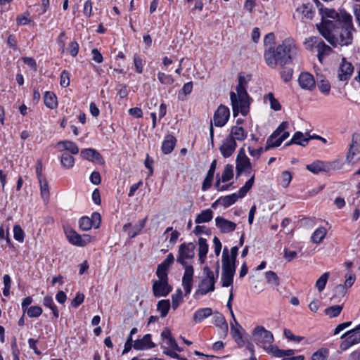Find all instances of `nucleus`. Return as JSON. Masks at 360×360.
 I'll use <instances>...</instances> for the list:
<instances>
[{
    "label": "nucleus",
    "instance_id": "nucleus-43",
    "mask_svg": "<svg viewBox=\"0 0 360 360\" xmlns=\"http://www.w3.org/2000/svg\"><path fill=\"white\" fill-rule=\"evenodd\" d=\"M38 181L40 186L41 196L44 200H47L49 198V188L48 181L46 178Z\"/></svg>",
    "mask_w": 360,
    "mask_h": 360
},
{
    "label": "nucleus",
    "instance_id": "nucleus-8",
    "mask_svg": "<svg viewBox=\"0 0 360 360\" xmlns=\"http://www.w3.org/2000/svg\"><path fill=\"white\" fill-rule=\"evenodd\" d=\"M206 276L200 282L195 295H205L214 290L215 278L214 272L207 267L204 269Z\"/></svg>",
    "mask_w": 360,
    "mask_h": 360
},
{
    "label": "nucleus",
    "instance_id": "nucleus-37",
    "mask_svg": "<svg viewBox=\"0 0 360 360\" xmlns=\"http://www.w3.org/2000/svg\"><path fill=\"white\" fill-rule=\"evenodd\" d=\"M213 212L210 209L202 210L195 218L196 224L209 222L212 219Z\"/></svg>",
    "mask_w": 360,
    "mask_h": 360
},
{
    "label": "nucleus",
    "instance_id": "nucleus-63",
    "mask_svg": "<svg viewBox=\"0 0 360 360\" xmlns=\"http://www.w3.org/2000/svg\"><path fill=\"white\" fill-rule=\"evenodd\" d=\"M29 13H24L22 15H19L17 16L16 22L19 25H25L30 22V20L29 19Z\"/></svg>",
    "mask_w": 360,
    "mask_h": 360
},
{
    "label": "nucleus",
    "instance_id": "nucleus-50",
    "mask_svg": "<svg viewBox=\"0 0 360 360\" xmlns=\"http://www.w3.org/2000/svg\"><path fill=\"white\" fill-rule=\"evenodd\" d=\"M292 180V174L288 171H284L281 173L279 183L283 187L286 188L289 186Z\"/></svg>",
    "mask_w": 360,
    "mask_h": 360
},
{
    "label": "nucleus",
    "instance_id": "nucleus-51",
    "mask_svg": "<svg viewBox=\"0 0 360 360\" xmlns=\"http://www.w3.org/2000/svg\"><path fill=\"white\" fill-rule=\"evenodd\" d=\"M328 278H329V273L325 272L316 281V287L319 292H321L325 288Z\"/></svg>",
    "mask_w": 360,
    "mask_h": 360
},
{
    "label": "nucleus",
    "instance_id": "nucleus-27",
    "mask_svg": "<svg viewBox=\"0 0 360 360\" xmlns=\"http://www.w3.org/2000/svg\"><path fill=\"white\" fill-rule=\"evenodd\" d=\"M213 314L212 309L210 307L198 309L193 314V319L195 323L202 322Z\"/></svg>",
    "mask_w": 360,
    "mask_h": 360
},
{
    "label": "nucleus",
    "instance_id": "nucleus-45",
    "mask_svg": "<svg viewBox=\"0 0 360 360\" xmlns=\"http://www.w3.org/2000/svg\"><path fill=\"white\" fill-rule=\"evenodd\" d=\"M146 218L140 220L137 224H136L132 229L129 231H128L129 237L132 238H134L136 236H137L141 230L143 229L146 224Z\"/></svg>",
    "mask_w": 360,
    "mask_h": 360
},
{
    "label": "nucleus",
    "instance_id": "nucleus-30",
    "mask_svg": "<svg viewBox=\"0 0 360 360\" xmlns=\"http://www.w3.org/2000/svg\"><path fill=\"white\" fill-rule=\"evenodd\" d=\"M217 166V161L216 160H214L211 163V165L210 167V169L207 172V176L204 180V182L202 186V190L206 191L207 190L212 184V181L213 180L214 174L216 169Z\"/></svg>",
    "mask_w": 360,
    "mask_h": 360
},
{
    "label": "nucleus",
    "instance_id": "nucleus-22",
    "mask_svg": "<svg viewBox=\"0 0 360 360\" xmlns=\"http://www.w3.org/2000/svg\"><path fill=\"white\" fill-rule=\"evenodd\" d=\"M227 136L235 142H236V141H243L247 138L248 132L243 127L236 125L231 127L230 134Z\"/></svg>",
    "mask_w": 360,
    "mask_h": 360
},
{
    "label": "nucleus",
    "instance_id": "nucleus-25",
    "mask_svg": "<svg viewBox=\"0 0 360 360\" xmlns=\"http://www.w3.org/2000/svg\"><path fill=\"white\" fill-rule=\"evenodd\" d=\"M56 147L60 151L68 150L72 155H76L79 153L78 146L71 141H60L57 143Z\"/></svg>",
    "mask_w": 360,
    "mask_h": 360
},
{
    "label": "nucleus",
    "instance_id": "nucleus-53",
    "mask_svg": "<svg viewBox=\"0 0 360 360\" xmlns=\"http://www.w3.org/2000/svg\"><path fill=\"white\" fill-rule=\"evenodd\" d=\"M317 86L320 91L324 95H328L330 91V84L328 81L321 79L317 82Z\"/></svg>",
    "mask_w": 360,
    "mask_h": 360
},
{
    "label": "nucleus",
    "instance_id": "nucleus-16",
    "mask_svg": "<svg viewBox=\"0 0 360 360\" xmlns=\"http://www.w3.org/2000/svg\"><path fill=\"white\" fill-rule=\"evenodd\" d=\"M194 270L192 266L184 267V274L182 278V285L185 290L186 295L191 293L193 288Z\"/></svg>",
    "mask_w": 360,
    "mask_h": 360
},
{
    "label": "nucleus",
    "instance_id": "nucleus-3",
    "mask_svg": "<svg viewBox=\"0 0 360 360\" xmlns=\"http://www.w3.org/2000/svg\"><path fill=\"white\" fill-rule=\"evenodd\" d=\"M247 81L244 76L238 75V84L236 87V93H230L233 114L236 117L239 112L246 115L249 112L250 98L246 91Z\"/></svg>",
    "mask_w": 360,
    "mask_h": 360
},
{
    "label": "nucleus",
    "instance_id": "nucleus-5",
    "mask_svg": "<svg viewBox=\"0 0 360 360\" xmlns=\"http://www.w3.org/2000/svg\"><path fill=\"white\" fill-rule=\"evenodd\" d=\"M222 262V274H221V285L223 287H229L233 284V277L236 272V264L230 262L228 255V248L225 247L222 251L221 256Z\"/></svg>",
    "mask_w": 360,
    "mask_h": 360
},
{
    "label": "nucleus",
    "instance_id": "nucleus-62",
    "mask_svg": "<svg viewBox=\"0 0 360 360\" xmlns=\"http://www.w3.org/2000/svg\"><path fill=\"white\" fill-rule=\"evenodd\" d=\"M293 70L290 68H285L281 72V77L283 82H289L292 76Z\"/></svg>",
    "mask_w": 360,
    "mask_h": 360
},
{
    "label": "nucleus",
    "instance_id": "nucleus-59",
    "mask_svg": "<svg viewBox=\"0 0 360 360\" xmlns=\"http://www.w3.org/2000/svg\"><path fill=\"white\" fill-rule=\"evenodd\" d=\"M4 288L3 290V294L4 296L7 297L10 295V289L11 286V279L9 275L6 274L3 278Z\"/></svg>",
    "mask_w": 360,
    "mask_h": 360
},
{
    "label": "nucleus",
    "instance_id": "nucleus-24",
    "mask_svg": "<svg viewBox=\"0 0 360 360\" xmlns=\"http://www.w3.org/2000/svg\"><path fill=\"white\" fill-rule=\"evenodd\" d=\"M81 156L89 161L103 162V158L100 153L94 148H86L81 151Z\"/></svg>",
    "mask_w": 360,
    "mask_h": 360
},
{
    "label": "nucleus",
    "instance_id": "nucleus-34",
    "mask_svg": "<svg viewBox=\"0 0 360 360\" xmlns=\"http://www.w3.org/2000/svg\"><path fill=\"white\" fill-rule=\"evenodd\" d=\"M310 140V138H308L307 134H304L300 131H297L295 133L290 141L286 144V146H289L292 143L305 146L306 143Z\"/></svg>",
    "mask_w": 360,
    "mask_h": 360
},
{
    "label": "nucleus",
    "instance_id": "nucleus-18",
    "mask_svg": "<svg viewBox=\"0 0 360 360\" xmlns=\"http://www.w3.org/2000/svg\"><path fill=\"white\" fill-rule=\"evenodd\" d=\"M237 148V143L231 138L226 136L222 141L221 145L219 147V150L221 155L224 158H227L232 155Z\"/></svg>",
    "mask_w": 360,
    "mask_h": 360
},
{
    "label": "nucleus",
    "instance_id": "nucleus-11",
    "mask_svg": "<svg viewBox=\"0 0 360 360\" xmlns=\"http://www.w3.org/2000/svg\"><path fill=\"white\" fill-rule=\"evenodd\" d=\"M340 338H345L340 345V349L345 351L352 346L360 342V330L356 328L350 330L342 334Z\"/></svg>",
    "mask_w": 360,
    "mask_h": 360
},
{
    "label": "nucleus",
    "instance_id": "nucleus-17",
    "mask_svg": "<svg viewBox=\"0 0 360 360\" xmlns=\"http://www.w3.org/2000/svg\"><path fill=\"white\" fill-rule=\"evenodd\" d=\"M300 86L304 90L311 91L316 86L314 76L309 72H302L298 77Z\"/></svg>",
    "mask_w": 360,
    "mask_h": 360
},
{
    "label": "nucleus",
    "instance_id": "nucleus-64",
    "mask_svg": "<svg viewBox=\"0 0 360 360\" xmlns=\"http://www.w3.org/2000/svg\"><path fill=\"white\" fill-rule=\"evenodd\" d=\"M327 354V350H319L313 354L311 359L312 360H326Z\"/></svg>",
    "mask_w": 360,
    "mask_h": 360
},
{
    "label": "nucleus",
    "instance_id": "nucleus-20",
    "mask_svg": "<svg viewBox=\"0 0 360 360\" xmlns=\"http://www.w3.org/2000/svg\"><path fill=\"white\" fill-rule=\"evenodd\" d=\"M310 41L316 46L318 51V58L320 62L322 61V58L330 54L331 52V48L326 45L323 41H319L316 37H312L310 39Z\"/></svg>",
    "mask_w": 360,
    "mask_h": 360
},
{
    "label": "nucleus",
    "instance_id": "nucleus-49",
    "mask_svg": "<svg viewBox=\"0 0 360 360\" xmlns=\"http://www.w3.org/2000/svg\"><path fill=\"white\" fill-rule=\"evenodd\" d=\"M342 307L341 305H334L329 307L325 309V314L330 318L338 316L342 311Z\"/></svg>",
    "mask_w": 360,
    "mask_h": 360
},
{
    "label": "nucleus",
    "instance_id": "nucleus-56",
    "mask_svg": "<svg viewBox=\"0 0 360 360\" xmlns=\"http://www.w3.org/2000/svg\"><path fill=\"white\" fill-rule=\"evenodd\" d=\"M13 237L17 241L20 243L23 242L25 233L20 226L15 225L13 226Z\"/></svg>",
    "mask_w": 360,
    "mask_h": 360
},
{
    "label": "nucleus",
    "instance_id": "nucleus-14",
    "mask_svg": "<svg viewBox=\"0 0 360 360\" xmlns=\"http://www.w3.org/2000/svg\"><path fill=\"white\" fill-rule=\"evenodd\" d=\"M307 169L313 174H319L321 172H328L335 169L334 163L330 162H323L316 160L307 165Z\"/></svg>",
    "mask_w": 360,
    "mask_h": 360
},
{
    "label": "nucleus",
    "instance_id": "nucleus-42",
    "mask_svg": "<svg viewBox=\"0 0 360 360\" xmlns=\"http://www.w3.org/2000/svg\"><path fill=\"white\" fill-rule=\"evenodd\" d=\"M264 102H269L270 104V107L271 109L274 110H280L281 109V105L278 101L275 98L274 94L272 93H269L267 95L264 96Z\"/></svg>",
    "mask_w": 360,
    "mask_h": 360
},
{
    "label": "nucleus",
    "instance_id": "nucleus-55",
    "mask_svg": "<svg viewBox=\"0 0 360 360\" xmlns=\"http://www.w3.org/2000/svg\"><path fill=\"white\" fill-rule=\"evenodd\" d=\"M79 226L82 231H89L93 227L92 221L88 217H82L79 221Z\"/></svg>",
    "mask_w": 360,
    "mask_h": 360
},
{
    "label": "nucleus",
    "instance_id": "nucleus-35",
    "mask_svg": "<svg viewBox=\"0 0 360 360\" xmlns=\"http://www.w3.org/2000/svg\"><path fill=\"white\" fill-rule=\"evenodd\" d=\"M241 326L239 323L233 324L231 323V334L236 341V342L239 345H243V340L242 338V335L240 333Z\"/></svg>",
    "mask_w": 360,
    "mask_h": 360
},
{
    "label": "nucleus",
    "instance_id": "nucleus-44",
    "mask_svg": "<svg viewBox=\"0 0 360 360\" xmlns=\"http://www.w3.org/2000/svg\"><path fill=\"white\" fill-rule=\"evenodd\" d=\"M233 176V166L228 164L224 167L221 174V177L219 179L222 182L230 181Z\"/></svg>",
    "mask_w": 360,
    "mask_h": 360
},
{
    "label": "nucleus",
    "instance_id": "nucleus-40",
    "mask_svg": "<svg viewBox=\"0 0 360 360\" xmlns=\"http://www.w3.org/2000/svg\"><path fill=\"white\" fill-rule=\"evenodd\" d=\"M170 308L169 300H162L158 302L157 310L160 311L161 317H165L168 314Z\"/></svg>",
    "mask_w": 360,
    "mask_h": 360
},
{
    "label": "nucleus",
    "instance_id": "nucleus-6",
    "mask_svg": "<svg viewBox=\"0 0 360 360\" xmlns=\"http://www.w3.org/2000/svg\"><path fill=\"white\" fill-rule=\"evenodd\" d=\"M230 117V110L228 107L220 105L214 113L213 119L210 120V139L212 146H214L213 124L217 127H224Z\"/></svg>",
    "mask_w": 360,
    "mask_h": 360
},
{
    "label": "nucleus",
    "instance_id": "nucleus-15",
    "mask_svg": "<svg viewBox=\"0 0 360 360\" xmlns=\"http://www.w3.org/2000/svg\"><path fill=\"white\" fill-rule=\"evenodd\" d=\"M172 288L167 281L157 280L153 281V292L155 297H166Z\"/></svg>",
    "mask_w": 360,
    "mask_h": 360
},
{
    "label": "nucleus",
    "instance_id": "nucleus-38",
    "mask_svg": "<svg viewBox=\"0 0 360 360\" xmlns=\"http://www.w3.org/2000/svg\"><path fill=\"white\" fill-rule=\"evenodd\" d=\"M42 303L44 307L49 308L52 311L53 314L55 318H56V319L58 318L59 311H58V307L54 304L53 298L51 296H49V295L45 296L43 298Z\"/></svg>",
    "mask_w": 360,
    "mask_h": 360
},
{
    "label": "nucleus",
    "instance_id": "nucleus-54",
    "mask_svg": "<svg viewBox=\"0 0 360 360\" xmlns=\"http://www.w3.org/2000/svg\"><path fill=\"white\" fill-rule=\"evenodd\" d=\"M25 312H27L29 317L37 318L41 315L43 310L39 306H32Z\"/></svg>",
    "mask_w": 360,
    "mask_h": 360
},
{
    "label": "nucleus",
    "instance_id": "nucleus-41",
    "mask_svg": "<svg viewBox=\"0 0 360 360\" xmlns=\"http://www.w3.org/2000/svg\"><path fill=\"white\" fill-rule=\"evenodd\" d=\"M254 182H255V172L253 173V174L252 175L250 179L245 182V185L239 189L238 194V198H243L245 196L247 193L250 191V189L253 186Z\"/></svg>",
    "mask_w": 360,
    "mask_h": 360
},
{
    "label": "nucleus",
    "instance_id": "nucleus-4",
    "mask_svg": "<svg viewBox=\"0 0 360 360\" xmlns=\"http://www.w3.org/2000/svg\"><path fill=\"white\" fill-rule=\"evenodd\" d=\"M254 341L257 345L262 347L268 353L273 354L276 346L273 345L274 336L271 332L262 326L257 327L253 331Z\"/></svg>",
    "mask_w": 360,
    "mask_h": 360
},
{
    "label": "nucleus",
    "instance_id": "nucleus-12",
    "mask_svg": "<svg viewBox=\"0 0 360 360\" xmlns=\"http://www.w3.org/2000/svg\"><path fill=\"white\" fill-rule=\"evenodd\" d=\"M236 171L238 174L247 169H252V163L245 155V149L243 148H241L238 151L236 160Z\"/></svg>",
    "mask_w": 360,
    "mask_h": 360
},
{
    "label": "nucleus",
    "instance_id": "nucleus-57",
    "mask_svg": "<svg viewBox=\"0 0 360 360\" xmlns=\"http://www.w3.org/2000/svg\"><path fill=\"white\" fill-rule=\"evenodd\" d=\"M272 354L276 357H283V356H289L295 354V350H293V349L283 350V349H280L276 347V349H274L273 350Z\"/></svg>",
    "mask_w": 360,
    "mask_h": 360
},
{
    "label": "nucleus",
    "instance_id": "nucleus-29",
    "mask_svg": "<svg viewBox=\"0 0 360 360\" xmlns=\"http://www.w3.org/2000/svg\"><path fill=\"white\" fill-rule=\"evenodd\" d=\"M323 15L325 17H326L329 19L323 20V21L321 25H322L327 20H331V21L334 22V26H335L338 24L339 21L342 20V16L345 15H347V14L344 13V14L340 15L333 9L326 8L323 11Z\"/></svg>",
    "mask_w": 360,
    "mask_h": 360
},
{
    "label": "nucleus",
    "instance_id": "nucleus-13",
    "mask_svg": "<svg viewBox=\"0 0 360 360\" xmlns=\"http://www.w3.org/2000/svg\"><path fill=\"white\" fill-rule=\"evenodd\" d=\"M354 72V67L352 64L345 60L342 59V62L338 71V78L341 82H347Z\"/></svg>",
    "mask_w": 360,
    "mask_h": 360
},
{
    "label": "nucleus",
    "instance_id": "nucleus-58",
    "mask_svg": "<svg viewBox=\"0 0 360 360\" xmlns=\"http://www.w3.org/2000/svg\"><path fill=\"white\" fill-rule=\"evenodd\" d=\"M167 269L168 268L165 267L160 264L158 266L156 274L158 277V280L168 281Z\"/></svg>",
    "mask_w": 360,
    "mask_h": 360
},
{
    "label": "nucleus",
    "instance_id": "nucleus-36",
    "mask_svg": "<svg viewBox=\"0 0 360 360\" xmlns=\"http://www.w3.org/2000/svg\"><path fill=\"white\" fill-rule=\"evenodd\" d=\"M296 13L301 14L302 18L311 19L313 17L312 6L304 4L296 9Z\"/></svg>",
    "mask_w": 360,
    "mask_h": 360
},
{
    "label": "nucleus",
    "instance_id": "nucleus-7",
    "mask_svg": "<svg viewBox=\"0 0 360 360\" xmlns=\"http://www.w3.org/2000/svg\"><path fill=\"white\" fill-rule=\"evenodd\" d=\"M288 126L287 122H283L274 132L268 138L265 146V151L271 148L279 146L281 143L289 136V133L285 131Z\"/></svg>",
    "mask_w": 360,
    "mask_h": 360
},
{
    "label": "nucleus",
    "instance_id": "nucleus-31",
    "mask_svg": "<svg viewBox=\"0 0 360 360\" xmlns=\"http://www.w3.org/2000/svg\"><path fill=\"white\" fill-rule=\"evenodd\" d=\"M176 140L172 135L165 136L162 144V150L165 154H169L174 150Z\"/></svg>",
    "mask_w": 360,
    "mask_h": 360
},
{
    "label": "nucleus",
    "instance_id": "nucleus-61",
    "mask_svg": "<svg viewBox=\"0 0 360 360\" xmlns=\"http://www.w3.org/2000/svg\"><path fill=\"white\" fill-rule=\"evenodd\" d=\"M248 152H249V154L250 155V156H252V158H254L255 159H259V157L261 156V155L262 154V153L264 151H265V147L264 148L260 147L257 149L252 148L251 147H248Z\"/></svg>",
    "mask_w": 360,
    "mask_h": 360
},
{
    "label": "nucleus",
    "instance_id": "nucleus-26",
    "mask_svg": "<svg viewBox=\"0 0 360 360\" xmlns=\"http://www.w3.org/2000/svg\"><path fill=\"white\" fill-rule=\"evenodd\" d=\"M212 319L214 324L221 330L223 335L226 336L228 332V324L224 316L219 312H215Z\"/></svg>",
    "mask_w": 360,
    "mask_h": 360
},
{
    "label": "nucleus",
    "instance_id": "nucleus-48",
    "mask_svg": "<svg viewBox=\"0 0 360 360\" xmlns=\"http://www.w3.org/2000/svg\"><path fill=\"white\" fill-rule=\"evenodd\" d=\"M159 82L164 85H171L174 83V79L172 75L159 72L157 74Z\"/></svg>",
    "mask_w": 360,
    "mask_h": 360
},
{
    "label": "nucleus",
    "instance_id": "nucleus-2",
    "mask_svg": "<svg viewBox=\"0 0 360 360\" xmlns=\"http://www.w3.org/2000/svg\"><path fill=\"white\" fill-rule=\"evenodd\" d=\"M300 51L295 41L288 38L282 41L276 49L270 46L266 49L264 57L267 65L271 68H276L279 64L282 66L298 60Z\"/></svg>",
    "mask_w": 360,
    "mask_h": 360
},
{
    "label": "nucleus",
    "instance_id": "nucleus-10",
    "mask_svg": "<svg viewBox=\"0 0 360 360\" xmlns=\"http://www.w3.org/2000/svg\"><path fill=\"white\" fill-rule=\"evenodd\" d=\"M195 245L193 243H182L179 247L176 261L184 267L186 265V260L191 259L195 256Z\"/></svg>",
    "mask_w": 360,
    "mask_h": 360
},
{
    "label": "nucleus",
    "instance_id": "nucleus-9",
    "mask_svg": "<svg viewBox=\"0 0 360 360\" xmlns=\"http://www.w3.org/2000/svg\"><path fill=\"white\" fill-rule=\"evenodd\" d=\"M64 231L68 241L74 245L82 247L91 242V238L89 235L81 236L70 226H65Z\"/></svg>",
    "mask_w": 360,
    "mask_h": 360
},
{
    "label": "nucleus",
    "instance_id": "nucleus-19",
    "mask_svg": "<svg viewBox=\"0 0 360 360\" xmlns=\"http://www.w3.org/2000/svg\"><path fill=\"white\" fill-rule=\"evenodd\" d=\"M150 334H146L141 339L134 341L133 348L136 350H146L155 347Z\"/></svg>",
    "mask_w": 360,
    "mask_h": 360
},
{
    "label": "nucleus",
    "instance_id": "nucleus-33",
    "mask_svg": "<svg viewBox=\"0 0 360 360\" xmlns=\"http://www.w3.org/2000/svg\"><path fill=\"white\" fill-rule=\"evenodd\" d=\"M327 234V229L323 226L317 228L311 236V241L315 244L321 243Z\"/></svg>",
    "mask_w": 360,
    "mask_h": 360
},
{
    "label": "nucleus",
    "instance_id": "nucleus-39",
    "mask_svg": "<svg viewBox=\"0 0 360 360\" xmlns=\"http://www.w3.org/2000/svg\"><path fill=\"white\" fill-rule=\"evenodd\" d=\"M44 99V103L48 108L53 109L57 107V97L53 93L46 91L45 93Z\"/></svg>",
    "mask_w": 360,
    "mask_h": 360
},
{
    "label": "nucleus",
    "instance_id": "nucleus-28",
    "mask_svg": "<svg viewBox=\"0 0 360 360\" xmlns=\"http://www.w3.org/2000/svg\"><path fill=\"white\" fill-rule=\"evenodd\" d=\"M347 160L351 164H354L360 160V149L356 143H352L350 146Z\"/></svg>",
    "mask_w": 360,
    "mask_h": 360
},
{
    "label": "nucleus",
    "instance_id": "nucleus-21",
    "mask_svg": "<svg viewBox=\"0 0 360 360\" xmlns=\"http://www.w3.org/2000/svg\"><path fill=\"white\" fill-rule=\"evenodd\" d=\"M216 226L222 233H227L233 231L236 228V224L226 219L221 217L215 219Z\"/></svg>",
    "mask_w": 360,
    "mask_h": 360
},
{
    "label": "nucleus",
    "instance_id": "nucleus-47",
    "mask_svg": "<svg viewBox=\"0 0 360 360\" xmlns=\"http://www.w3.org/2000/svg\"><path fill=\"white\" fill-rule=\"evenodd\" d=\"M265 278L266 282L272 286H278L279 285V278L277 274L272 271H269L265 273Z\"/></svg>",
    "mask_w": 360,
    "mask_h": 360
},
{
    "label": "nucleus",
    "instance_id": "nucleus-46",
    "mask_svg": "<svg viewBox=\"0 0 360 360\" xmlns=\"http://www.w3.org/2000/svg\"><path fill=\"white\" fill-rule=\"evenodd\" d=\"M60 162L65 168L70 169L75 165V158L68 153H63L60 157Z\"/></svg>",
    "mask_w": 360,
    "mask_h": 360
},
{
    "label": "nucleus",
    "instance_id": "nucleus-52",
    "mask_svg": "<svg viewBox=\"0 0 360 360\" xmlns=\"http://www.w3.org/2000/svg\"><path fill=\"white\" fill-rule=\"evenodd\" d=\"M182 302V291L178 289L174 294L172 295V307L175 310L178 308L180 303Z\"/></svg>",
    "mask_w": 360,
    "mask_h": 360
},
{
    "label": "nucleus",
    "instance_id": "nucleus-60",
    "mask_svg": "<svg viewBox=\"0 0 360 360\" xmlns=\"http://www.w3.org/2000/svg\"><path fill=\"white\" fill-rule=\"evenodd\" d=\"M60 84L66 88L70 85V73L67 70L62 71L60 77Z\"/></svg>",
    "mask_w": 360,
    "mask_h": 360
},
{
    "label": "nucleus",
    "instance_id": "nucleus-32",
    "mask_svg": "<svg viewBox=\"0 0 360 360\" xmlns=\"http://www.w3.org/2000/svg\"><path fill=\"white\" fill-rule=\"evenodd\" d=\"M238 199V195L237 193H232L231 195H228L224 197H221L217 201H216L212 207H214L217 202L220 203L224 207H228L233 204H234L237 200Z\"/></svg>",
    "mask_w": 360,
    "mask_h": 360
},
{
    "label": "nucleus",
    "instance_id": "nucleus-1",
    "mask_svg": "<svg viewBox=\"0 0 360 360\" xmlns=\"http://www.w3.org/2000/svg\"><path fill=\"white\" fill-rule=\"evenodd\" d=\"M352 19L350 15H345L337 25L334 26L333 21L327 20L318 28L321 34L333 46H347L352 41Z\"/></svg>",
    "mask_w": 360,
    "mask_h": 360
},
{
    "label": "nucleus",
    "instance_id": "nucleus-23",
    "mask_svg": "<svg viewBox=\"0 0 360 360\" xmlns=\"http://www.w3.org/2000/svg\"><path fill=\"white\" fill-rule=\"evenodd\" d=\"M198 259L201 264H204L207 259V254L209 250V245L207 240L203 238H199L198 240Z\"/></svg>",
    "mask_w": 360,
    "mask_h": 360
}]
</instances>
